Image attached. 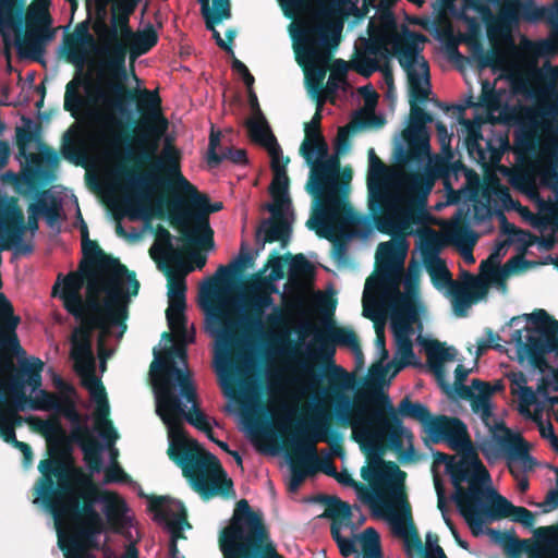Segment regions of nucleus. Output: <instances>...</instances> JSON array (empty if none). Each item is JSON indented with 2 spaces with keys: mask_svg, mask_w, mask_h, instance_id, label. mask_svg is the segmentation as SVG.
Wrapping results in <instances>:
<instances>
[{
  "mask_svg": "<svg viewBox=\"0 0 558 558\" xmlns=\"http://www.w3.org/2000/svg\"><path fill=\"white\" fill-rule=\"evenodd\" d=\"M37 429L47 438L46 459L40 460V476L33 490L56 523L73 522L102 506L110 523H119L125 500L116 492L101 488L92 474L75 464L72 446L59 421L38 420Z\"/></svg>",
  "mask_w": 558,
  "mask_h": 558,
  "instance_id": "nucleus-4",
  "label": "nucleus"
},
{
  "mask_svg": "<svg viewBox=\"0 0 558 558\" xmlns=\"http://www.w3.org/2000/svg\"><path fill=\"white\" fill-rule=\"evenodd\" d=\"M22 425V416L16 411L0 407V437L19 449L21 452L27 450L28 444L16 439L15 428Z\"/></svg>",
  "mask_w": 558,
  "mask_h": 558,
  "instance_id": "nucleus-44",
  "label": "nucleus"
},
{
  "mask_svg": "<svg viewBox=\"0 0 558 558\" xmlns=\"http://www.w3.org/2000/svg\"><path fill=\"white\" fill-rule=\"evenodd\" d=\"M395 502L402 507L404 511V518L408 521V526L405 529L401 526L397 527V533L404 538L405 550L408 555H412V550L417 551L420 555L425 554L423 543L412 521L411 507L409 501L407 500V504L404 501Z\"/></svg>",
  "mask_w": 558,
  "mask_h": 558,
  "instance_id": "nucleus-47",
  "label": "nucleus"
},
{
  "mask_svg": "<svg viewBox=\"0 0 558 558\" xmlns=\"http://www.w3.org/2000/svg\"><path fill=\"white\" fill-rule=\"evenodd\" d=\"M403 38L393 47V53L397 56L400 66L405 71L407 76L410 74H422L425 82L429 85V66L427 61L422 57L418 62V43L425 41L426 37L422 34L410 31L407 26L402 27Z\"/></svg>",
  "mask_w": 558,
  "mask_h": 558,
  "instance_id": "nucleus-30",
  "label": "nucleus"
},
{
  "mask_svg": "<svg viewBox=\"0 0 558 558\" xmlns=\"http://www.w3.org/2000/svg\"><path fill=\"white\" fill-rule=\"evenodd\" d=\"M129 511L125 504L122 519L119 523H110L108 517L99 511L90 513L86 517L77 519L69 523V533L59 535V547L63 551L65 558H96L90 553L99 550L100 543L98 536L106 531H111L130 538V527L132 525L131 518L126 514Z\"/></svg>",
  "mask_w": 558,
  "mask_h": 558,
  "instance_id": "nucleus-13",
  "label": "nucleus"
},
{
  "mask_svg": "<svg viewBox=\"0 0 558 558\" xmlns=\"http://www.w3.org/2000/svg\"><path fill=\"white\" fill-rule=\"evenodd\" d=\"M427 361L433 372L441 377L444 375V363L453 361L457 355L454 348H447L445 343L438 340H430L426 347Z\"/></svg>",
  "mask_w": 558,
  "mask_h": 558,
  "instance_id": "nucleus-46",
  "label": "nucleus"
},
{
  "mask_svg": "<svg viewBox=\"0 0 558 558\" xmlns=\"http://www.w3.org/2000/svg\"><path fill=\"white\" fill-rule=\"evenodd\" d=\"M82 250L87 262L81 271L61 274L52 288V296L62 301L64 310L81 325L72 339V357L77 372H85L83 385L97 403L96 422L104 425L101 436L108 441L118 437L109 416V403L101 380L95 375L92 350V332L99 329L108 335L113 326L126 330L129 303L136 296L140 282L134 271L129 270L119 258L105 253L96 241L88 239V228L82 219Z\"/></svg>",
  "mask_w": 558,
  "mask_h": 558,
  "instance_id": "nucleus-1",
  "label": "nucleus"
},
{
  "mask_svg": "<svg viewBox=\"0 0 558 558\" xmlns=\"http://www.w3.org/2000/svg\"><path fill=\"white\" fill-rule=\"evenodd\" d=\"M368 155V207L376 229L389 235L412 234V225L425 223L430 217L427 201L435 175L430 170L404 171L399 177L401 192H390L385 187L386 165L373 148Z\"/></svg>",
  "mask_w": 558,
  "mask_h": 558,
  "instance_id": "nucleus-6",
  "label": "nucleus"
},
{
  "mask_svg": "<svg viewBox=\"0 0 558 558\" xmlns=\"http://www.w3.org/2000/svg\"><path fill=\"white\" fill-rule=\"evenodd\" d=\"M270 168L272 171V181L269 186V192L274 198L272 205H278V208L289 209L291 207V198L289 196V177L287 174V165L289 157L281 155L271 156Z\"/></svg>",
  "mask_w": 558,
  "mask_h": 558,
  "instance_id": "nucleus-34",
  "label": "nucleus"
},
{
  "mask_svg": "<svg viewBox=\"0 0 558 558\" xmlns=\"http://www.w3.org/2000/svg\"><path fill=\"white\" fill-rule=\"evenodd\" d=\"M315 197L322 209L315 219L307 220L306 226L332 243L335 260L347 263V242L354 235L368 234L371 223L341 198L338 183H330Z\"/></svg>",
  "mask_w": 558,
  "mask_h": 558,
  "instance_id": "nucleus-7",
  "label": "nucleus"
},
{
  "mask_svg": "<svg viewBox=\"0 0 558 558\" xmlns=\"http://www.w3.org/2000/svg\"><path fill=\"white\" fill-rule=\"evenodd\" d=\"M460 123L468 128V135L465 138L466 147L470 154L477 151L484 158V151L480 142L483 140L481 128L478 124L471 123L469 120L461 118Z\"/></svg>",
  "mask_w": 558,
  "mask_h": 558,
  "instance_id": "nucleus-63",
  "label": "nucleus"
},
{
  "mask_svg": "<svg viewBox=\"0 0 558 558\" xmlns=\"http://www.w3.org/2000/svg\"><path fill=\"white\" fill-rule=\"evenodd\" d=\"M453 450H462V454L459 461H454L453 457L444 453H434V460L436 463H445L446 470L449 473L452 484L456 486V493L461 486L462 482H469L472 485L477 480L488 478L489 474L477 452L472 446L471 438L469 442H463L457 447H450Z\"/></svg>",
  "mask_w": 558,
  "mask_h": 558,
  "instance_id": "nucleus-26",
  "label": "nucleus"
},
{
  "mask_svg": "<svg viewBox=\"0 0 558 558\" xmlns=\"http://www.w3.org/2000/svg\"><path fill=\"white\" fill-rule=\"evenodd\" d=\"M449 295L452 299V305L454 314L459 317L466 315L468 308L475 303L471 293L461 283L454 284L453 288H449Z\"/></svg>",
  "mask_w": 558,
  "mask_h": 558,
  "instance_id": "nucleus-54",
  "label": "nucleus"
},
{
  "mask_svg": "<svg viewBox=\"0 0 558 558\" xmlns=\"http://www.w3.org/2000/svg\"><path fill=\"white\" fill-rule=\"evenodd\" d=\"M175 357L186 364L184 349H167L150 365L156 412L168 427L170 436L175 438L167 453L181 468L191 487L204 499L218 494L227 495L232 490L233 483L227 477L218 458L206 451L197 440L185 435L183 420L201 432H208L210 424L198 407L191 373L179 368Z\"/></svg>",
  "mask_w": 558,
  "mask_h": 558,
  "instance_id": "nucleus-2",
  "label": "nucleus"
},
{
  "mask_svg": "<svg viewBox=\"0 0 558 558\" xmlns=\"http://www.w3.org/2000/svg\"><path fill=\"white\" fill-rule=\"evenodd\" d=\"M354 70L364 77H369L376 71H381L386 80L392 81V73L389 66V60H383L379 57H374L366 51L364 45V52L359 53L354 61Z\"/></svg>",
  "mask_w": 558,
  "mask_h": 558,
  "instance_id": "nucleus-45",
  "label": "nucleus"
},
{
  "mask_svg": "<svg viewBox=\"0 0 558 558\" xmlns=\"http://www.w3.org/2000/svg\"><path fill=\"white\" fill-rule=\"evenodd\" d=\"M198 2L201 3L206 28L213 32L217 46L233 54L232 47L221 38L219 32L215 28L216 24L230 17V0H198Z\"/></svg>",
  "mask_w": 558,
  "mask_h": 558,
  "instance_id": "nucleus-36",
  "label": "nucleus"
},
{
  "mask_svg": "<svg viewBox=\"0 0 558 558\" xmlns=\"http://www.w3.org/2000/svg\"><path fill=\"white\" fill-rule=\"evenodd\" d=\"M530 52L535 57H553L558 52V31L554 29L551 39L527 41Z\"/></svg>",
  "mask_w": 558,
  "mask_h": 558,
  "instance_id": "nucleus-60",
  "label": "nucleus"
},
{
  "mask_svg": "<svg viewBox=\"0 0 558 558\" xmlns=\"http://www.w3.org/2000/svg\"><path fill=\"white\" fill-rule=\"evenodd\" d=\"M429 218H432V216ZM429 220L430 219H428L425 223H420L418 226H423V228L417 230L416 233L420 238L421 250L423 254L426 257H434V260H436V257H438L437 255L440 250V236L436 230L426 226ZM413 226L414 225L411 226L412 233L414 232Z\"/></svg>",
  "mask_w": 558,
  "mask_h": 558,
  "instance_id": "nucleus-51",
  "label": "nucleus"
},
{
  "mask_svg": "<svg viewBox=\"0 0 558 558\" xmlns=\"http://www.w3.org/2000/svg\"><path fill=\"white\" fill-rule=\"evenodd\" d=\"M245 125L248 130L250 138L254 143L267 148L270 157L282 154L281 147L279 146L264 114L247 119Z\"/></svg>",
  "mask_w": 558,
  "mask_h": 558,
  "instance_id": "nucleus-40",
  "label": "nucleus"
},
{
  "mask_svg": "<svg viewBox=\"0 0 558 558\" xmlns=\"http://www.w3.org/2000/svg\"><path fill=\"white\" fill-rule=\"evenodd\" d=\"M531 262L524 258L523 255H515L509 258L501 268L490 264L489 258L483 260L480 265V269L487 272L489 281L506 288L505 279L513 274H518L529 268Z\"/></svg>",
  "mask_w": 558,
  "mask_h": 558,
  "instance_id": "nucleus-41",
  "label": "nucleus"
},
{
  "mask_svg": "<svg viewBox=\"0 0 558 558\" xmlns=\"http://www.w3.org/2000/svg\"><path fill=\"white\" fill-rule=\"evenodd\" d=\"M337 402L336 420L341 427H352L368 464L361 470V476L368 482L385 508L384 496L393 501H404L405 472L397 463L383 459L387 449L398 453L401 463L418 459L413 446V433L403 426L389 396L378 389L357 398L354 405L349 398Z\"/></svg>",
  "mask_w": 558,
  "mask_h": 558,
  "instance_id": "nucleus-3",
  "label": "nucleus"
},
{
  "mask_svg": "<svg viewBox=\"0 0 558 558\" xmlns=\"http://www.w3.org/2000/svg\"><path fill=\"white\" fill-rule=\"evenodd\" d=\"M141 0H110V21L102 28L113 39L131 26V16L136 11Z\"/></svg>",
  "mask_w": 558,
  "mask_h": 558,
  "instance_id": "nucleus-38",
  "label": "nucleus"
},
{
  "mask_svg": "<svg viewBox=\"0 0 558 558\" xmlns=\"http://www.w3.org/2000/svg\"><path fill=\"white\" fill-rule=\"evenodd\" d=\"M36 191V201L27 207L28 221L26 229L35 233L39 228V217H43L46 223L53 228L62 217V203L49 190Z\"/></svg>",
  "mask_w": 558,
  "mask_h": 558,
  "instance_id": "nucleus-31",
  "label": "nucleus"
},
{
  "mask_svg": "<svg viewBox=\"0 0 558 558\" xmlns=\"http://www.w3.org/2000/svg\"><path fill=\"white\" fill-rule=\"evenodd\" d=\"M367 32L369 38L364 41L366 51L383 60H389L392 56L388 46L392 45L393 48L403 38V34L398 32L397 20L390 11L383 12L376 23L371 21Z\"/></svg>",
  "mask_w": 558,
  "mask_h": 558,
  "instance_id": "nucleus-28",
  "label": "nucleus"
},
{
  "mask_svg": "<svg viewBox=\"0 0 558 558\" xmlns=\"http://www.w3.org/2000/svg\"><path fill=\"white\" fill-rule=\"evenodd\" d=\"M235 369L239 374L236 386L239 391L244 396H248L255 390V381L246 376L250 369V360L246 356H240L234 363Z\"/></svg>",
  "mask_w": 558,
  "mask_h": 558,
  "instance_id": "nucleus-61",
  "label": "nucleus"
},
{
  "mask_svg": "<svg viewBox=\"0 0 558 558\" xmlns=\"http://www.w3.org/2000/svg\"><path fill=\"white\" fill-rule=\"evenodd\" d=\"M158 33L153 24L134 31L132 26L120 33L101 54V65L114 77L126 75V58L133 64L137 58L148 53L158 44Z\"/></svg>",
  "mask_w": 558,
  "mask_h": 558,
  "instance_id": "nucleus-18",
  "label": "nucleus"
},
{
  "mask_svg": "<svg viewBox=\"0 0 558 558\" xmlns=\"http://www.w3.org/2000/svg\"><path fill=\"white\" fill-rule=\"evenodd\" d=\"M59 414H62L66 420H69L73 428H77L81 426H87L85 423V418L78 413L76 410L75 402L68 396L60 397L59 405L53 409Z\"/></svg>",
  "mask_w": 558,
  "mask_h": 558,
  "instance_id": "nucleus-57",
  "label": "nucleus"
},
{
  "mask_svg": "<svg viewBox=\"0 0 558 558\" xmlns=\"http://www.w3.org/2000/svg\"><path fill=\"white\" fill-rule=\"evenodd\" d=\"M123 174L130 191L122 201V208L130 220L151 216L150 203L155 192L170 194L178 191L189 197L193 210L186 209L177 196L160 198L159 203L166 205L171 225L179 229L186 245L204 250L214 247V230L209 223V215L221 210L222 203L210 204L208 196L201 194L183 175L181 153L170 141L166 142L161 156L151 165L149 172L124 171Z\"/></svg>",
  "mask_w": 558,
  "mask_h": 558,
  "instance_id": "nucleus-5",
  "label": "nucleus"
},
{
  "mask_svg": "<svg viewBox=\"0 0 558 558\" xmlns=\"http://www.w3.org/2000/svg\"><path fill=\"white\" fill-rule=\"evenodd\" d=\"M98 45L89 33L88 23H78L72 34H68L63 40V53L65 60L77 68H82L89 50L97 53Z\"/></svg>",
  "mask_w": 558,
  "mask_h": 558,
  "instance_id": "nucleus-32",
  "label": "nucleus"
},
{
  "mask_svg": "<svg viewBox=\"0 0 558 558\" xmlns=\"http://www.w3.org/2000/svg\"><path fill=\"white\" fill-rule=\"evenodd\" d=\"M492 439L481 445L482 453L486 458H498L501 453L508 457L509 471L518 477L521 472L532 471L535 459L529 453L527 445L520 435H514L504 422L496 423L490 427Z\"/></svg>",
  "mask_w": 558,
  "mask_h": 558,
  "instance_id": "nucleus-22",
  "label": "nucleus"
},
{
  "mask_svg": "<svg viewBox=\"0 0 558 558\" xmlns=\"http://www.w3.org/2000/svg\"><path fill=\"white\" fill-rule=\"evenodd\" d=\"M129 511L125 504L122 519L119 523H110L108 517L99 511L90 513L86 517L77 519L69 523V533L59 535V547L63 551L65 558H96L90 553L99 550L100 543L98 536L106 531H111L130 538V527L132 525L131 518L126 514Z\"/></svg>",
  "mask_w": 558,
  "mask_h": 558,
  "instance_id": "nucleus-12",
  "label": "nucleus"
},
{
  "mask_svg": "<svg viewBox=\"0 0 558 558\" xmlns=\"http://www.w3.org/2000/svg\"><path fill=\"white\" fill-rule=\"evenodd\" d=\"M219 545L223 558H283L270 538L263 515L253 511L246 499L236 502Z\"/></svg>",
  "mask_w": 558,
  "mask_h": 558,
  "instance_id": "nucleus-9",
  "label": "nucleus"
},
{
  "mask_svg": "<svg viewBox=\"0 0 558 558\" xmlns=\"http://www.w3.org/2000/svg\"><path fill=\"white\" fill-rule=\"evenodd\" d=\"M85 81V78L75 77L65 86L63 108L65 111H69L72 117H76L77 112L82 110L87 102L92 104L88 97L85 99L78 90L80 86L84 84Z\"/></svg>",
  "mask_w": 558,
  "mask_h": 558,
  "instance_id": "nucleus-50",
  "label": "nucleus"
},
{
  "mask_svg": "<svg viewBox=\"0 0 558 558\" xmlns=\"http://www.w3.org/2000/svg\"><path fill=\"white\" fill-rule=\"evenodd\" d=\"M217 282L209 279L207 286L201 288L199 306L208 314L211 333L217 338L216 359L218 363L232 364L229 359V349L233 342V335L229 325V315L225 306L215 305Z\"/></svg>",
  "mask_w": 558,
  "mask_h": 558,
  "instance_id": "nucleus-25",
  "label": "nucleus"
},
{
  "mask_svg": "<svg viewBox=\"0 0 558 558\" xmlns=\"http://www.w3.org/2000/svg\"><path fill=\"white\" fill-rule=\"evenodd\" d=\"M398 416L413 418L420 422L425 433L435 444L446 441L450 447L469 442L466 425L458 417L447 415L433 416L429 409L420 402H413L409 397L403 398L398 409Z\"/></svg>",
  "mask_w": 558,
  "mask_h": 558,
  "instance_id": "nucleus-21",
  "label": "nucleus"
},
{
  "mask_svg": "<svg viewBox=\"0 0 558 558\" xmlns=\"http://www.w3.org/2000/svg\"><path fill=\"white\" fill-rule=\"evenodd\" d=\"M407 251L401 244L384 242L378 245L376 253L377 276L373 284L381 292L389 303L409 304L411 299L400 291L403 281L407 290L417 286L418 275L410 272L404 276V259Z\"/></svg>",
  "mask_w": 558,
  "mask_h": 558,
  "instance_id": "nucleus-16",
  "label": "nucleus"
},
{
  "mask_svg": "<svg viewBox=\"0 0 558 558\" xmlns=\"http://www.w3.org/2000/svg\"><path fill=\"white\" fill-rule=\"evenodd\" d=\"M287 258H290L289 264V272L290 280L295 282L301 279H313L315 275V268L313 264L303 255H286Z\"/></svg>",
  "mask_w": 558,
  "mask_h": 558,
  "instance_id": "nucleus-53",
  "label": "nucleus"
},
{
  "mask_svg": "<svg viewBox=\"0 0 558 558\" xmlns=\"http://www.w3.org/2000/svg\"><path fill=\"white\" fill-rule=\"evenodd\" d=\"M108 80L105 83V87L97 85L94 87H87L88 100L93 104H105L111 106L117 112L123 116V106L125 90L129 86L125 85L124 77H114L106 71Z\"/></svg>",
  "mask_w": 558,
  "mask_h": 558,
  "instance_id": "nucleus-33",
  "label": "nucleus"
},
{
  "mask_svg": "<svg viewBox=\"0 0 558 558\" xmlns=\"http://www.w3.org/2000/svg\"><path fill=\"white\" fill-rule=\"evenodd\" d=\"M24 2L17 0L12 11L13 24H0V33L3 36L7 53L9 54L10 40L7 29L14 28L16 34L15 46L21 58L38 60L44 52L46 41L50 40L53 32L49 28L51 16L46 7L36 11L29 10L25 16L27 31L24 33Z\"/></svg>",
  "mask_w": 558,
  "mask_h": 558,
  "instance_id": "nucleus-15",
  "label": "nucleus"
},
{
  "mask_svg": "<svg viewBox=\"0 0 558 558\" xmlns=\"http://www.w3.org/2000/svg\"><path fill=\"white\" fill-rule=\"evenodd\" d=\"M526 319L535 326L529 329L526 340L523 341L521 329L512 332L511 340L515 342L519 351L525 352L531 365L543 373L548 367L546 354L558 355V320L543 308L526 315Z\"/></svg>",
  "mask_w": 558,
  "mask_h": 558,
  "instance_id": "nucleus-19",
  "label": "nucleus"
},
{
  "mask_svg": "<svg viewBox=\"0 0 558 558\" xmlns=\"http://www.w3.org/2000/svg\"><path fill=\"white\" fill-rule=\"evenodd\" d=\"M433 122V116L417 105L412 104L410 110L409 128L403 133L407 148L399 146L395 159L400 166L420 162L429 156V134L427 123Z\"/></svg>",
  "mask_w": 558,
  "mask_h": 558,
  "instance_id": "nucleus-24",
  "label": "nucleus"
},
{
  "mask_svg": "<svg viewBox=\"0 0 558 558\" xmlns=\"http://www.w3.org/2000/svg\"><path fill=\"white\" fill-rule=\"evenodd\" d=\"M168 288L169 304L174 305L177 308L186 304V284L184 277L173 278L169 276Z\"/></svg>",
  "mask_w": 558,
  "mask_h": 558,
  "instance_id": "nucleus-62",
  "label": "nucleus"
},
{
  "mask_svg": "<svg viewBox=\"0 0 558 558\" xmlns=\"http://www.w3.org/2000/svg\"><path fill=\"white\" fill-rule=\"evenodd\" d=\"M324 517L331 519V522H339L350 526L352 524V510L348 502L338 497H330L326 505Z\"/></svg>",
  "mask_w": 558,
  "mask_h": 558,
  "instance_id": "nucleus-52",
  "label": "nucleus"
},
{
  "mask_svg": "<svg viewBox=\"0 0 558 558\" xmlns=\"http://www.w3.org/2000/svg\"><path fill=\"white\" fill-rule=\"evenodd\" d=\"M322 119L318 106L311 122L305 124V138L300 146L301 156L311 166L306 191L313 196H317L330 183H337L335 178L340 168L338 156L328 155V144L320 129Z\"/></svg>",
  "mask_w": 558,
  "mask_h": 558,
  "instance_id": "nucleus-14",
  "label": "nucleus"
},
{
  "mask_svg": "<svg viewBox=\"0 0 558 558\" xmlns=\"http://www.w3.org/2000/svg\"><path fill=\"white\" fill-rule=\"evenodd\" d=\"M22 122L23 125L15 129V144L19 155L28 162V169L23 177V184L27 186V191L20 190L23 196H28L44 181L54 178L52 170L46 169L44 163L48 167H56L59 159L56 151L49 147H46L40 154L28 151L29 144L39 140L40 124L27 117H22Z\"/></svg>",
  "mask_w": 558,
  "mask_h": 558,
  "instance_id": "nucleus-20",
  "label": "nucleus"
},
{
  "mask_svg": "<svg viewBox=\"0 0 558 558\" xmlns=\"http://www.w3.org/2000/svg\"><path fill=\"white\" fill-rule=\"evenodd\" d=\"M185 308L186 304L182 305L180 308H177L174 307V305L169 304L166 311L168 326L181 342V345L171 347L170 349H184L186 351L185 345L194 341V332L190 333L187 331V319L185 316Z\"/></svg>",
  "mask_w": 558,
  "mask_h": 558,
  "instance_id": "nucleus-42",
  "label": "nucleus"
},
{
  "mask_svg": "<svg viewBox=\"0 0 558 558\" xmlns=\"http://www.w3.org/2000/svg\"><path fill=\"white\" fill-rule=\"evenodd\" d=\"M427 267L435 287H448L449 289L453 288L454 284H459L452 280L451 274L448 270L445 262L439 257H436L435 266L428 265Z\"/></svg>",
  "mask_w": 558,
  "mask_h": 558,
  "instance_id": "nucleus-59",
  "label": "nucleus"
},
{
  "mask_svg": "<svg viewBox=\"0 0 558 558\" xmlns=\"http://www.w3.org/2000/svg\"><path fill=\"white\" fill-rule=\"evenodd\" d=\"M348 69V63L342 59H336L331 62L329 66L330 75L326 84V93L328 95H335L339 84L345 82Z\"/></svg>",
  "mask_w": 558,
  "mask_h": 558,
  "instance_id": "nucleus-56",
  "label": "nucleus"
},
{
  "mask_svg": "<svg viewBox=\"0 0 558 558\" xmlns=\"http://www.w3.org/2000/svg\"><path fill=\"white\" fill-rule=\"evenodd\" d=\"M332 415L329 411L319 410L317 420L312 428H303L299 424L287 429V448L290 457L291 474L288 489L291 493L299 490L303 482L318 472L317 447L318 441H328V437H339L332 432Z\"/></svg>",
  "mask_w": 558,
  "mask_h": 558,
  "instance_id": "nucleus-10",
  "label": "nucleus"
},
{
  "mask_svg": "<svg viewBox=\"0 0 558 558\" xmlns=\"http://www.w3.org/2000/svg\"><path fill=\"white\" fill-rule=\"evenodd\" d=\"M123 104V114L129 112L128 108L131 104L136 105L141 114V120L135 130V140L141 147V151L134 160L140 163L148 162L151 167L159 159V157H156V151L168 129V120L161 112V98L158 90L129 87L125 90Z\"/></svg>",
  "mask_w": 558,
  "mask_h": 558,
  "instance_id": "nucleus-11",
  "label": "nucleus"
},
{
  "mask_svg": "<svg viewBox=\"0 0 558 558\" xmlns=\"http://www.w3.org/2000/svg\"><path fill=\"white\" fill-rule=\"evenodd\" d=\"M26 230L24 214L16 198H10L0 205V236L12 234L15 239Z\"/></svg>",
  "mask_w": 558,
  "mask_h": 558,
  "instance_id": "nucleus-39",
  "label": "nucleus"
},
{
  "mask_svg": "<svg viewBox=\"0 0 558 558\" xmlns=\"http://www.w3.org/2000/svg\"><path fill=\"white\" fill-rule=\"evenodd\" d=\"M314 341L315 344L308 353V360L299 363L301 374L311 381L318 383L322 374L316 365H325L326 378L333 399L336 401L347 399L348 397L342 391L352 387L353 378L342 367L335 365L333 356L336 345L349 347L352 351L361 354V344L355 331L329 324L315 335Z\"/></svg>",
  "mask_w": 558,
  "mask_h": 558,
  "instance_id": "nucleus-8",
  "label": "nucleus"
},
{
  "mask_svg": "<svg viewBox=\"0 0 558 558\" xmlns=\"http://www.w3.org/2000/svg\"><path fill=\"white\" fill-rule=\"evenodd\" d=\"M267 209L270 211L271 218L262 223L257 235L263 233L264 243L281 242L284 246L291 234V227L284 217L287 209L278 208V205H268Z\"/></svg>",
  "mask_w": 558,
  "mask_h": 558,
  "instance_id": "nucleus-37",
  "label": "nucleus"
},
{
  "mask_svg": "<svg viewBox=\"0 0 558 558\" xmlns=\"http://www.w3.org/2000/svg\"><path fill=\"white\" fill-rule=\"evenodd\" d=\"M167 502L168 498L165 496H150L148 498V509L155 512L157 519L166 521L171 534L169 556L171 558H178L179 548L177 542L180 538H185L182 529L184 526L190 529L191 524L187 521V512L183 502L177 501L175 510L166 508Z\"/></svg>",
  "mask_w": 558,
  "mask_h": 558,
  "instance_id": "nucleus-29",
  "label": "nucleus"
},
{
  "mask_svg": "<svg viewBox=\"0 0 558 558\" xmlns=\"http://www.w3.org/2000/svg\"><path fill=\"white\" fill-rule=\"evenodd\" d=\"M274 304V299L268 292L254 293L248 301V314L244 319V328L248 331H260L262 317L266 308Z\"/></svg>",
  "mask_w": 558,
  "mask_h": 558,
  "instance_id": "nucleus-43",
  "label": "nucleus"
},
{
  "mask_svg": "<svg viewBox=\"0 0 558 558\" xmlns=\"http://www.w3.org/2000/svg\"><path fill=\"white\" fill-rule=\"evenodd\" d=\"M341 24H313L302 29L304 40L307 43V56L317 63L313 69L312 80L316 85L322 86L326 76L331 51L337 49L341 40Z\"/></svg>",
  "mask_w": 558,
  "mask_h": 558,
  "instance_id": "nucleus-23",
  "label": "nucleus"
},
{
  "mask_svg": "<svg viewBox=\"0 0 558 558\" xmlns=\"http://www.w3.org/2000/svg\"><path fill=\"white\" fill-rule=\"evenodd\" d=\"M537 535L551 548L553 555L550 558H558V523L539 527Z\"/></svg>",
  "mask_w": 558,
  "mask_h": 558,
  "instance_id": "nucleus-64",
  "label": "nucleus"
},
{
  "mask_svg": "<svg viewBox=\"0 0 558 558\" xmlns=\"http://www.w3.org/2000/svg\"><path fill=\"white\" fill-rule=\"evenodd\" d=\"M248 263H251V256L248 254L241 255L229 265L220 266L217 276L220 277L221 282L230 283L242 275Z\"/></svg>",
  "mask_w": 558,
  "mask_h": 558,
  "instance_id": "nucleus-55",
  "label": "nucleus"
},
{
  "mask_svg": "<svg viewBox=\"0 0 558 558\" xmlns=\"http://www.w3.org/2000/svg\"><path fill=\"white\" fill-rule=\"evenodd\" d=\"M156 248L168 262H173L179 258V254L172 243V236L163 227H158L156 231Z\"/></svg>",
  "mask_w": 558,
  "mask_h": 558,
  "instance_id": "nucleus-58",
  "label": "nucleus"
},
{
  "mask_svg": "<svg viewBox=\"0 0 558 558\" xmlns=\"http://www.w3.org/2000/svg\"><path fill=\"white\" fill-rule=\"evenodd\" d=\"M472 387L476 390V393L470 400L471 409L474 413L480 414L486 426H489V421L493 417L490 392L485 387L484 381L477 378L472 379Z\"/></svg>",
  "mask_w": 558,
  "mask_h": 558,
  "instance_id": "nucleus-48",
  "label": "nucleus"
},
{
  "mask_svg": "<svg viewBox=\"0 0 558 558\" xmlns=\"http://www.w3.org/2000/svg\"><path fill=\"white\" fill-rule=\"evenodd\" d=\"M71 439L76 442L84 454V461L89 474L99 473L102 469V446L94 437L88 426L72 428Z\"/></svg>",
  "mask_w": 558,
  "mask_h": 558,
  "instance_id": "nucleus-35",
  "label": "nucleus"
},
{
  "mask_svg": "<svg viewBox=\"0 0 558 558\" xmlns=\"http://www.w3.org/2000/svg\"><path fill=\"white\" fill-rule=\"evenodd\" d=\"M484 497L485 492L476 482H473L468 489L459 487L453 497L460 514L475 536L483 533V526L487 520L510 518L514 509V505L495 490H489V505L485 504Z\"/></svg>",
  "mask_w": 558,
  "mask_h": 558,
  "instance_id": "nucleus-17",
  "label": "nucleus"
},
{
  "mask_svg": "<svg viewBox=\"0 0 558 558\" xmlns=\"http://www.w3.org/2000/svg\"><path fill=\"white\" fill-rule=\"evenodd\" d=\"M392 311L390 327L393 333L397 353L404 361L396 366L393 375L403 366L410 364V359L414 357L413 344L410 338L412 333V324L416 320V311L414 304L409 301L405 303H390Z\"/></svg>",
  "mask_w": 558,
  "mask_h": 558,
  "instance_id": "nucleus-27",
  "label": "nucleus"
},
{
  "mask_svg": "<svg viewBox=\"0 0 558 558\" xmlns=\"http://www.w3.org/2000/svg\"><path fill=\"white\" fill-rule=\"evenodd\" d=\"M108 5H110V0H95V21L93 23V31L98 38L97 54L99 58L105 52V47H108L113 39V37L109 36L102 28V24H109L107 22Z\"/></svg>",
  "mask_w": 558,
  "mask_h": 558,
  "instance_id": "nucleus-49",
  "label": "nucleus"
}]
</instances>
